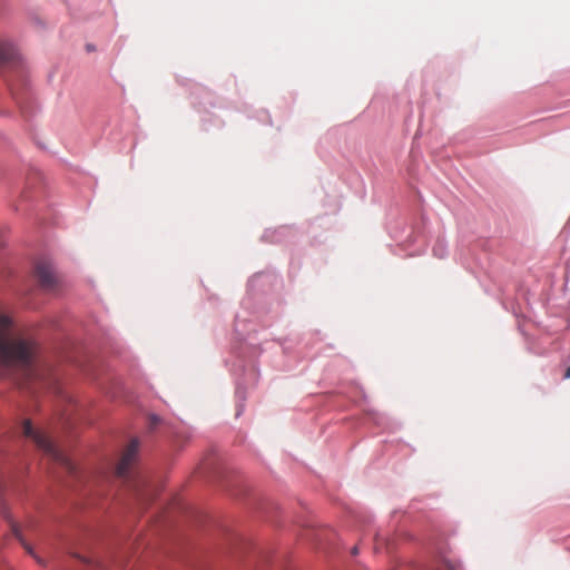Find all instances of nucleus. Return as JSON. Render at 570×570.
<instances>
[{"label":"nucleus","instance_id":"6e6552de","mask_svg":"<svg viewBox=\"0 0 570 570\" xmlns=\"http://www.w3.org/2000/svg\"><path fill=\"white\" fill-rule=\"evenodd\" d=\"M563 377L570 379V366L566 370Z\"/></svg>","mask_w":570,"mask_h":570},{"label":"nucleus","instance_id":"0eeeda50","mask_svg":"<svg viewBox=\"0 0 570 570\" xmlns=\"http://www.w3.org/2000/svg\"><path fill=\"white\" fill-rule=\"evenodd\" d=\"M436 570H460V569H459V564H456L455 562L448 560V559H443L439 562Z\"/></svg>","mask_w":570,"mask_h":570},{"label":"nucleus","instance_id":"f03ea898","mask_svg":"<svg viewBox=\"0 0 570 570\" xmlns=\"http://www.w3.org/2000/svg\"><path fill=\"white\" fill-rule=\"evenodd\" d=\"M22 433L26 438L32 440L38 449L61 464L69 473H76L75 463L62 451L57 449L46 434L36 430L30 420L23 421Z\"/></svg>","mask_w":570,"mask_h":570},{"label":"nucleus","instance_id":"20e7f679","mask_svg":"<svg viewBox=\"0 0 570 570\" xmlns=\"http://www.w3.org/2000/svg\"><path fill=\"white\" fill-rule=\"evenodd\" d=\"M139 443L137 440H131L129 444L124 450L120 461L116 468V473L120 478H126L129 473L130 466L134 464L137 453H138Z\"/></svg>","mask_w":570,"mask_h":570},{"label":"nucleus","instance_id":"1a4fd4ad","mask_svg":"<svg viewBox=\"0 0 570 570\" xmlns=\"http://www.w3.org/2000/svg\"><path fill=\"white\" fill-rule=\"evenodd\" d=\"M144 500H145V494H139V498H138L139 503L142 504Z\"/></svg>","mask_w":570,"mask_h":570},{"label":"nucleus","instance_id":"7ed1b4c3","mask_svg":"<svg viewBox=\"0 0 570 570\" xmlns=\"http://www.w3.org/2000/svg\"><path fill=\"white\" fill-rule=\"evenodd\" d=\"M0 514L9 523V527H10L12 533L18 539V541L21 543V546L24 548V550L32 558H35L38 563L43 564V561L36 554L32 547L24 540L20 527L18 525V523H16L13 521V519L4 503H0Z\"/></svg>","mask_w":570,"mask_h":570},{"label":"nucleus","instance_id":"9d476101","mask_svg":"<svg viewBox=\"0 0 570 570\" xmlns=\"http://www.w3.org/2000/svg\"><path fill=\"white\" fill-rule=\"evenodd\" d=\"M358 553V548L357 547H354L352 549V554L356 556Z\"/></svg>","mask_w":570,"mask_h":570},{"label":"nucleus","instance_id":"423d86ee","mask_svg":"<svg viewBox=\"0 0 570 570\" xmlns=\"http://www.w3.org/2000/svg\"><path fill=\"white\" fill-rule=\"evenodd\" d=\"M18 57V51L11 43L0 41V67L13 65Z\"/></svg>","mask_w":570,"mask_h":570},{"label":"nucleus","instance_id":"39448f33","mask_svg":"<svg viewBox=\"0 0 570 570\" xmlns=\"http://www.w3.org/2000/svg\"><path fill=\"white\" fill-rule=\"evenodd\" d=\"M36 275L42 287L52 288L55 286L56 276L52 266L49 263H38L36 266Z\"/></svg>","mask_w":570,"mask_h":570},{"label":"nucleus","instance_id":"f257e3e1","mask_svg":"<svg viewBox=\"0 0 570 570\" xmlns=\"http://www.w3.org/2000/svg\"><path fill=\"white\" fill-rule=\"evenodd\" d=\"M12 322L0 314V376L12 377L23 387L57 389L56 379L38 364V344L23 336L12 334Z\"/></svg>","mask_w":570,"mask_h":570}]
</instances>
